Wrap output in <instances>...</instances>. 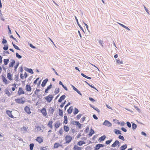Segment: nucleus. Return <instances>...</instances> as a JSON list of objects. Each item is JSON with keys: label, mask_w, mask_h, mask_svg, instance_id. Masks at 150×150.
Returning <instances> with one entry per match:
<instances>
[{"label": "nucleus", "mask_w": 150, "mask_h": 150, "mask_svg": "<svg viewBox=\"0 0 150 150\" xmlns=\"http://www.w3.org/2000/svg\"><path fill=\"white\" fill-rule=\"evenodd\" d=\"M16 102L19 104H23L25 102V99L23 97H21L20 98H17L15 99Z\"/></svg>", "instance_id": "nucleus-1"}, {"label": "nucleus", "mask_w": 150, "mask_h": 150, "mask_svg": "<svg viewBox=\"0 0 150 150\" xmlns=\"http://www.w3.org/2000/svg\"><path fill=\"white\" fill-rule=\"evenodd\" d=\"M53 96L52 95H49L45 97V99L48 103H50L53 99Z\"/></svg>", "instance_id": "nucleus-2"}, {"label": "nucleus", "mask_w": 150, "mask_h": 150, "mask_svg": "<svg viewBox=\"0 0 150 150\" xmlns=\"http://www.w3.org/2000/svg\"><path fill=\"white\" fill-rule=\"evenodd\" d=\"M72 139V138L69 135H67L65 137L66 143L68 144L70 142Z\"/></svg>", "instance_id": "nucleus-3"}, {"label": "nucleus", "mask_w": 150, "mask_h": 150, "mask_svg": "<svg viewBox=\"0 0 150 150\" xmlns=\"http://www.w3.org/2000/svg\"><path fill=\"white\" fill-rule=\"evenodd\" d=\"M103 125L108 127H111L112 125L111 123L107 120H105L103 123Z\"/></svg>", "instance_id": "nucleus-4"}, {"label": "nucleus", "mask_w": 150, "mask_h": 150, "mask_svg": "<svg viewBox=\"0 0 150 150\" xmlns=\"http://www.w3.org/2000/svg\"><path fill=\"white\" fill-rule=\"evenodd\" d=\"M117 145H118V146L120 145V143L118 140H116L111 145V146L113 147H115Z\"/></svg>", "instance_id": "nucleus-5"}, {"label": "nucleus", "mask_w": 150, "mask_h": 150, "mask_svg": "<svg viewBox=\"0 0 150 150\" xmlns=\"http://www.w3.org/2000/svg\"><path fill=\"white\" fill-rule=\"evenodd\" d=\"M24 110L28 114H30L31 113L30 108L27 106H26L25 107Z\"/></svg>", "instance_id": "nucleus-6"}, {"label": "nucleus", "mask_w": 150, "mask_h": 150, "mask_svg": "<svg viewBox=\"0 0 150 150\" xmlns=\"http://www.w3.org/2000/svg\"><path fill=\"white\" fill-rule=\"evenodd\" d=\"M54 111V109L52 108V107H50L49 110V114L50 115H52Z\"/></svg>", "instance_id": "nucleus-7"}, {"label": "nucleus", "mask_w": 150, "mask_h": 150, "mask_svg": "<svg viewBox=\"0 0 150 150\" xmlns=\"http://www.w3.org/2000/svg\"><path fill=\"white\" fill-rule=\"evenodd\" d=\"M18 95L20 96L22 94H24L25 92L23 90L22 88L19 87V88L18 91Z\"/></svg>", "instance_id": "nucleus-8"}, {"label": "nucleus", "mask_w": 150, "mask_h": 150, "mask_svg": "<svg viewBox=\"0 0 150 150\" xmlns=\"http://www.w3.org/2000/svg\"><path fill=\"white\" fill-rule=\"evenodd\" d=\"M75 19H76V23H77V25H78L79 26V27L80 28V29L82 30L83 31V32H84V33H85L84 32V30L83 29V28H82V27H81V25H80V24H79V21H78V19L77 18V17L76 16H75Z\"/></svg>", "instance_id": "nucleus-9"}, {"label": "nucleus", "mask_w": 150, "mask_h": 150, "mask_svg": "<svg viewBox=\"0 0 150 150\" xmlns=\"http://www.w3.org/2000/svg\"><path fill=\"white\" fill-rule=\"evenodd\" d=\"M48 79L47 78H46L43 81L41 84V86L42 87H44L46 85L47 82L48 81Z\"/></svg>", "instance_id": "nucleus-10"}, {"label": "nucleus", "mask_w": 150, "mask_h": 150, "mask_svg": "<svg viewBox=\"0 0 150 150\" xmlns=\"http://www.w3.org/2000/svg\"><path fill=\"white\" fill-rule=\"evenodd\" d=\"M41 112L44 116H46L47 115L46 109L45 108H42L40 110Z\"/></svg>", "instance_id": "nucleus-11"}, {"label": "nucleus", "mask_w": 150, "mask_h": 150, "mask_svg": "<svg viewBox=\"0 0 150 150\" xmlns=\"http://www.w3.org/2000/svg\"><path fill=\"white\" fill-rule=\"evenodd\" d=\"M66 98V96L64 95L62 96L58 100V101L59 103H61L62 101L64 100Z\"/></svg>", "instance_id": "nucleus-12"}, {"label": "nucleus", "mask_w": 150, "mask_h": 150, "mask_svg": "<svg viewBox=\"0 0 150 150\" xmlns=\"http://www.w3.org/2000/svg\"><path fill=\"white\" fill-rule=\"evenodd\" d=\"M6 113L8 115V116L11 118H13V116L12 115L11 112L9 110H7L6 111Z\"/></svg>", "instance_id": "nucleus-13"}, {"label": "nucleus", "mask_w": 150, "mask_h": 150, "mask_svg": "<svg viewBox=\"0 0 150 150\" xmlns=\"http://www.w3.org/2000/svg\"><path fill=\"white\" fill-rule=\"evenodd\" d=\"M52 86L51 84H50V85L48 86L47 88L45 89V93H48V91L52 87Z\"/></svg>", "instance_id": "nucleus-14"}, {"label": "nucleus", "mask_w": 150, "mask_h": 150, "mask_svg": "<svg viewBox=\"0 0 150 150\" xmlns=\"http://www.w3.org/2000/svg\"><path fill=\"white\" fill-rule=\"evenodd\" d=\"M36 140L39 143H41L43 141V140L42 138H41L40 137H37L36 139Z\"/></svg>", "instance_id": "nucleus-15"}, {"label": "nucleus", "mask_w": 150, "mask_h": 150, "mask_svg": "<svg viewBox=\"0 0 150 150\" xmlns=\"http://www.w3.org/2000/svg\"><path fill=\"white\" fill-rule=\"evenodd\" d=\"M26 90L28 92L31 91V88L30 85L27 84L26 86Z\"/></svg>", "instance_id": "nucleus-16"}, {"label": "nucleus", "mask_w": 150, "mask_h": 150, "mask_svg": "<svg viewBox=\"0 0 150 150\" xmlns=\"http://www.w3.org/2000/svg\"><path fill=\"white\" fill-rule=\"evenodd\" d=\"M106 138V136L105 135H104L99 138L98 141L99 142H102Z\"/></svg>", "instance_id": "nucleus-17"}, {"label": "nucleus", "mask_w": 150, "mask_h": 150, "mask_svg": "<svg viewBox=\"0 0 150 150\" xmlns=\"http://www.w3.org/2000/svg\"><path fill=\"white\" fill-rule=\"evenodd\" d=\"M114 132L116 134H122L121 131L118 129H114Z\"/></svg>", "instance_id": "nucleus-18"}, {"label": "nucleus", "mask_w": 150, "mask_h": 150, "mask_svg": "<svg viewBox=\"0 0 150 150\" xmlns=\"http://www.w3.org/2000/svg\"><path fill=\"white\" fill-rule=\"evenodd\" d=\"M95 133L94 130L92 129L91 128L90 130L89 133L88 135L89 137H91L93 134Z\"/></svg>", "instance_id": "nucleus-19"}, {"label": "nucleus", "mask_w": 150, "mask_h": 150, "mask_svg": "<svg viewBox=\"0 0 150 150\" xmlns=\"http://www.w3.org/2000/svg\"><path fill=\"white\" fill-rule=\"evenodd\" d=\"M73 110V107L72 106H71L67 110V112L68 114H71Z\"/></svg>", "instance_id": "nucleus-20"}, {"label": "nucleus", "mask_w": 150, "mask_h": 150, "mask_svg": "<svg viewBox=\"0 0 150 150\" xmlns=\"http://www.w3.org/2000/svg\"><path fill=\"white\" fill-rule=\"evenodd\" d=\"M127 148V144H125L123 145L120 147V150H125Z\"/></svg>", "instance_id": "nucleus-21"}, {"label": "nucleus", "mask_w": 150, "mask_h": 150, "mask_svg": "<svg viewBox=\"0 0 150 150\" xmlns=\"http://www.w3.org/2000/svg\"><path fill=\"white\" fill-rule=\"evenodd\" d=\"M12 61V62H11L9 64L10 67H13L15 64V61L13 59Z\"/></svg>", "instance_id": "nucleus-22"}, {"label": "nucleus", "mask_w": 150, "mask_h": 150, "mask_svg": "<svg viewBox=\"0 0 150 150\" xmlns=\"http://www.w3.org/2000/svg\"><path fill=\"white\" fill-rule=\"evenodd\" d=\"M7 77L10 81H11L13 80L12 76L10 73H7Z\"/></svg>", "instance_id": "nucleus-23"}, {"label": "nucleus", "mask_w": 150, "mask_h": 150, "mask_svg": "<svg viewBox=\"0 0 150 150\" xmlns=\"http://www.w3.org/2000/svg\"><path fill=\"white\" fill-rule=\"evenodd\" d=\"M2 78L3 80V81L5 84H7L8 81L7 79L3 75H2Z\"/></svg>", "instance_id": "nucleus-24"}, {"label": "nucleus", "mask_w": 150, "mask_h": 150, "mask_svg": "<svg viewBox=\"0 0 150 150\" xmlns=\"http://www.w3.org/2000/svg\"><path fill=\"white\" fill-rule=\"evenodd\" d=\"M75 125L77 126L79 128L81 129V124L78 121H75Z\"/></svg>", "instance_id": "nucleus-25"}, {"label": "nucleus", "mask_w": 150, "mask_h": 150, "mask_svg": "<svg viewBox=\"0 0 150 150\" xmlns=\"http://www.w3.org/2000/svg\"><path fill=\"white\" fill-rule=\"evenodd\" d=\"M73 149L74 150H81V148L76 145H75Z\"/></svg>", "instance_id": "nucleus-26"}, {"label": "nucleus", "mask_w": 150, "mask_h": 150, "mask_svg": "<svg viewBox=\"0 0 150 150\" xmlns=\"http://www.w3.org/2000/svg\"><path fill=\"white\" fill-rule=\"evenodd\" d=\"M116 63L118 64H121L123 63V62L122 61H120V59H117L115 60Z\"/></svg>", "instance_id": "nucleus-27"}, {"label": "nucleus", "mask_w": 150, "mask_h": 150, "mask_svg": "<svg viewBox=\"0 0 150 150\" xmlns=\"http://www.w3.org/2000/svg\"><path fill=\"white\" fill-rule=\"evenodd\" d=\"M53 123V122L52 121H50L47 125L48 126L50 127V128L52 129V128L53 126L52 125V124Z\"/></svg>", "instance_id": "nucleus-28"}, {"label": "nucleus", "mask_w": 150, "mask_h": 150, "mask_svg": "<svg viewBox=\"0 0 150 150\" xmlns=\"http://www.w3.org/2000/svg\"><path fill=\"white\" fill-rule=\"evenodd\" d=\"M85 142L83 141H80L77 143V145L79 146H82L83 144H85Z\"/></svg>", "instance_id": "nucleus-29"}, {"label": "nucleus", "mask_w": 150, "mask_h": 150, "mask_svg": "<svg viewBox=\"0 0 150 150\" xmlns=\"http://www.w3.org/2000/svg\"><path fill=\"white\" fill-rule=\"evenodd\" d=\"M64 131L66 132H68L69 130V128L67 126L64 125Z\"/></svg>", "instance_id": "nucleus-30"}, {"label": "nucleus", "mask_w": 150, "mask_h": 150, "mask_svg": "<svg viewBox=\"0 0 150 150\" xmlns=\"http://www.w3.org/2000/svg\"><path fill=\"white\" fill-rule=\"evenodd\" d=\"M120 25H121V26H122V27H123V28L127 29V30H130V29L128 27H127L125 26V25H124L121 24V23H118Z\"/></svg>", "instance_id": "nucleus-31"}, {"label": "nucleus", "mask_w": 150, "mask_h": 150, "mask_svg": "<svg viewBox=\"0 0 150 150\" xmlns=\"http://www.w3.org/2000/svg\"><path fill=\"white\" fill-rule=\"evenodd\" d=\"M9 62V59H4V62L5 65H6L8 64Z\"/></svg>", "instance_id": "nucleus-32"}, {"label": "nucleus", "mask_w": 150, "mask_h": 150, "mask_svg": "<svg viewBox=\"0 0 150 150\" xmlns=\"http://www.w3.org/2000/svg\"><path fill=\"white\" fill-rule=\"evenodd\" d=\"M64 123L65 124H67L68 123V118L67 116L66 115L64 116Z\"/></svg>", "instance_id": "nucleus-33"}, {"label": "nucleus", "mask_w": 150, "mask_h": 150, "mask_svg": "<svg viewBox=\"0 0 150 150\" xmlns=\"http://www.w3.org/2000/svg\"><path fill=\"white\" fill-rule=\"evenodd\" d=\"M12 45L14 47L16 50H21V49L19 48V47L17 46V45H16L14 44L13 42H12Z\"/></svg>", "instance_id": "nucleus-34"}, {"label": "nucleus", "mask_w": 150, "mask_h": 150, "mask_svg": "<svg viewBox=\"0 0 150 150\" xmlns=\"http://www.w3.org/2000/svg\"><path fill=\"white\" fill-rule=\"evenodd\" d=\"M132 123V129L133 130L136 129L137 127V125L134 123H133L132 122H131Z\"/></svg>", "instance_id": "nucleus-35"}, {"label": "nucleus", "mask_w": 150, "mask_h": 150, "mask_svg": "<svg viewBox=\"0 0 150 150\" xmlns=\"http://www.w3.org/2000/svg\"><path fill=\"white\" fill-rule=\"evenodd\" d=\"M59 115L61 116H62L63 115V110H62L59 109Z\"/></svg>", "instance_id": "nucleus-36"}, {"label": "nucleus", "mask_w": 150, "mask_h": 150, "mask_svg": "<svg viewBox=\"0 0 150 150\" xmlns=\"http://www.w3.org/2000/svg\"><path fill=\"white\" fill-rule=\"evenodd\" d=\"M79 112V110L77 108H74V111L73 112V113L74 115L77 114Z\"/></svg>", "instance_id": "nucleus-37"}, {"label": "nucleus", "mask_w": 150, "mask_h": 150, "mask_svg": "<svg viewBox=\"0 0 150 150\" xmlns=\"http://www.w3.org/2000/svg\"><path fill=\"white\" fill-rule=\"evenodd\" d=\"M28 129V127H25L23 126V128H21L22 130H24V133L27 132V129Z\"/></svg>", "instance_id": "nucleus-38"}, {"label": "nucleus", "mask_w": 150, "mask_h": 150, "mask_svg": "<svg viewBox=\"0 0 150 150\" xmlns=\"http://www.w3.org/2000/svg\"><path fill=\"white\" fill-rule=\"evenodd\" d=\"M112 141V139L108 140L105 142V144H106L108 145L110 144Z\"/></svg>", "instance_id": "nucleus-39"}, {"label": "nucleus", "mask_w": 150, "mask_h": 150, "mask_svg": "<svg viewBox=\"0 0 150 150\" xmlns=\"http://www.w3.org/2000/svg\"><path fill=\"white\" fill-rule=\"evenodd\" d=\"M8 48V45H5L3 47V49L5 51H6Z\"/></svg>", "instance_id": "nucleus-40"}, {"label": "nucleus", "mask_w": 150, "mask_h": 150, "mask_svg": "<svg viewBox=\"0 0 150 150\" xmlns=\"http://www.w3.org/2000/svg\"><path fill=\"white\" fill-rule=\"evenodd\" d=\"M34 146V144L33 143H31L29 145L30 149V150H33Z\"/></svg>", "instance_id": "nucleus-41"}, {"label": "nucleus", "mask_w": 150, "mask_h": 150, "mask_svg": "<svg viewBox=\"0 0 150 150\" xmlns=\"http://www.w3.org/2000/svg\"><path fill=\"white\" fill-rule=\"evenodd\" d=\"M60 125V123H57L54 124V126L56 128H58Z\"/></svg>", "instance_id": "nucleus-42"}, {"label": "nucleus", "mask_w": 150, "mask_h": 150, "mask_svg": "<svg viewBox=\"0 0 150 150\" xmlns=\"http://www.w3.org/2000/svg\"><path fill=\"white\" fill-rule=\"evenodd\" d=\"M100 148V147L99 144H97L96 145L95 147L94 148V150H98Z\"/></svg>", "instance_id": "nucleus-43"}, {"label": "nucleus", "mask_w": 150, "mask_h": 150, "mask_svg": "<svg viewBox=\"0 0 150 150\" xmlns=\"http://www.w3.org/2000/svg\"><path fill=\"white\" fill-rule=\"evenodd\" d=\"M16 57L18 59H20L22 58V56L19 54L18 53L16 52Z\"/></svg>", "instance_id": "nucleus-44"}, {"label": "nucleus", "mask_w": 150, "mask_h": 150, "mask_svg": "<svg viewBox=\"0 0 150 150\" xmlns=\"http://www.w3.org/2000/svg\"><path fill=\"white\" fill-rule=\"evenodd\" d=\"M5 94H7L8 95V96L9 97L11 95V93L8 90H6Z\"/></svg>", "instance_id": "nucleus-45"}, {"label": "nucleus", "mask_w": 150, "mask_h": 150, "mask_svg": "<svg viewBox=\"0 0 150 150\" xmlns=\"http://www.w3.org/2000/svg\"><path fill=\"white\" fill-rule=\"evenodd\" d=\"M59 143H55L54 144V148H57L59 147Z\"/></svg>", "instance_id": "nucleus-46"}, {"label": "nucleus", "mask_w": 150, "mask_h": 150, "mask_svg": "<svg viewBox=\"0 0 150 150\" xmlns=\"http://www.w3.org/2000/svg\"><path fill=\"white\" fill-rule=\"evenodd\" d=\"M118 138L119 139H121L123 141H124L125 140L124 137L122 136L121 135H119L118 137Z\"/></svg>", "instance_id": "nucleus-47"}, {"label": "nucleus", "mask_w": 150, "mask_h": 150, "mask_svg": "<svg viewBox=\"0 0 150 150\" xmlns=\"http://www.w3.org/2000/svg\"><path fill=\"white\" fill-rule=\"evenodd\" d=\"M7 41L6 39H5L4 38H3L2 39V43L3 44H5L7 43Z\"/></svg>", "instance_id": "nucleus-48"}, {"label": "nucleus", "mask_w": 150, "mask_h": 150, "mask_svg": "<svg viewBox=\"0 0 150 150\" xmlns=\"http://www.w3.org/2000/svg\"><path fill=\"white\" fill-rule=\"evenodd\" d=\"M113 122L115 123H117L118 125H120V122L117 120L114 119L113 120Z\"/></svg>", "instance_id": "nucleus-49"}, {"label": "nucleus", "mask_w": 150, "mask_h": 150, "mask_svg": "<svg viewBox=\"0 0 150 150\" xmlns=\"http://www.w3.org/2000/svg\"><path fill=\"white\" fill-rule=\"evenodd\" d=\"M126 124L128 127L130 128L131 127V125L130 122H126Z\"/></svg>", "instance_id": "nucleus-50"}, {"label": "nucleus", "mask_w": 150, "mask_h": 150, "mask_svg": "<svg viewBox=\"0 0 150 150\" xmlns=\"http://www.w3.org/2000/svg\"><path fill=\"white\" fill-rule=\"evenodd\" d=\"M56 91H54V92L56 94H57L59 92V88H56L55 89Z\"/></svg>", "instance_id": "nucleus-51"}, {"label": "nucleus", "mask_w": 150, "mask_h": 150, "mask_svg": "<svg viewBox=\"0 0 150 150\" xmlns=\"http://www.w3.org/2000/svg\"><path fill=\"white\" fill-rule=\"evenodd\" d=\"M71 104V103L70 102H69L64 107V110H66V109L67 108V107L68 106H69V105H70Z\"/></svg>", "instance_id": "nucleus-52"}, {"label": "nucleus", "mask_w": 150, "mask_h": 150, "mask_svg": "<svg viewBox=\"0 0 150 150\" xmlns=\"http://www.w3.org/2000/svg\"><path fill=\"white\" fill-rule=\"evenodd\" d=\"M28 72L31 74H33L34 73V72L33 71V70L31 69H29Z\"/></svg>", "instance_id": "nucleus-53"}, {"label": "nucleus", "mask_w": 150, "mask_h": 150, "mask_svg": "<svg viewBox=\"0 0 150 150\" xmlns=\"http://www.w3.org/2000/svg\"><path fill=\"white\" fill-rule=\"evenodd\" d=\"M134 107L136 110L139 112H140V110L139 108L136 106H134Z\"/></svg>", "instance_id": "nucleus-54"}, {"label": "nucleus", "mask_w": 150, "mask_h": 150, "mask_svg": "<svg viewBox=\"0 0 150 150\" xmlns=\"http://www.w3.org/2000/svg\"><path fill=\"white\" fill-rule=\"evenodd\" d=\"M15 80L16 81H18V75H15V77L14 78Z\"/></svg>", "instance_id": "nucleus-55"}, {"label": "nucleus", "mask_w": 150, "mask_h": 150, "mask_svg": "<svg viewBox=\"0 0 150 150\" xmlns=\"http://www.w3.org/2000/svg\"><path fill=\"white\" fill-rule=\"evenodd\" d=\"M121 129L122 130V131L125 132H126L127 131V129L124 127H121Z\"/></svg>", "instance_id": "nucleus-56"}, {"label": "nucleus", "mask_w": 150, "mask_h": 150, "mask_svg": "<svg viewBox=\"0 0 150 150\" xmlns=\"http://www.w3.org/2000/svg\"><path fill=\"white\" fill-rule=\"evenodd\" d=\"M47 147H41L40 148V150H47Z\"/></svg>", "instance_id": "nucleus-57"}, {"label": "nucleus", "mask_w": 150, "mask_h": 150, "mask_svg": "<svg viewBox=\"0 0 150 150\" xmlns=\"http://www.w3.org/2000/svg\"><path fill=\"white\" fill-rule=\"evenodd\" d=\"M101 45L102 47H103V42L102 40H99L98 42Z\"/></svg>", "instance_id": "nucleus-58"}, {"label": "nucleus", "mask_w": 150, "mask_h": 150, "mask_svg": "<svg viewBox=\"0 0 150 150\" xmlns=\"http://www.w3.org/2000/svg\"><path fill=\"white\" fill-rule=\"evenodd\" d=\"M93 117L95 120H97L98 119V117L96 116L95 114H93L92 116Z\"/></svg>", "instance_id": "nucleus-59"}, {"label": "nucleus", "mask_w": 150, "mask_h": 150, "mask_svg": "<svg viewBox=\"0 0 150 150\" xmlns=\"http://www.w3.org/2000/svg\"><path fill=\"white\" fill-rule=\"evenodd\" d=\"M89 100L91 101H92L93 102H95L96 101V100H94L93 98H92L91 97H89Z\"/></svg>", "instance_id": "nucleus-60"}, {"label": "nucleus", "mask_w": 150, "mask_h": 150, "mask_svg": "<svg viewBox=\"0 0 150 150\" xmlns=\"http://www.w3.org/2000/svg\"><path fill=\"white\" fill-rule=\"evenodd\" d=\"M94 108V109H93L96 111L98 113H99L100 112V110L98 109V108L95 107Z\"/></svg>", "instance_id": "nucleus-61"}, {"label": "nucleus", "mask_w": 150, "mask_h": 150, "mask_svg": "<svg viewBox=\"0 0 150 150\" xmlns=\"http://www.w3.org/2000/svg\"><path fill=\"white\" fill-rule=\"evenodd\" d=\"M82 115V114H79V115H77L76 116L77 118L78 119H79L80 118V117H81V116Z\"/></svg>", "instance_id": "nucleus-62"}, {"label": "nucleus", "mask_w": 150, "mask_h": 150, "mask_svg": "<svg viewBox=\"0 0 150 150\" xmlns=\"http://www.w3.org/2000/svg\"><path fill=\"white\" fill-rule=\"evenodd\" d=\"M85 119H86L85 117H83L81 119V122H83L85 120Z\"/></svg>", "instance_id": "nucleus-63"}, {"label": "nucleus", "mask_w": 150, "mask_h": 150, "mask_svg": "<svg viewBox=\"0 0 150 150\" xmlns=\"http://www.w3.org/2000/svg\"><path fill=\"white\" fill-rule=\"evenodd\" d=\"M141 134L142 135L144 136L145 137H146V134L144 132L142 131L141 132Z\"/></svg>", "instance_id": "nucleus-64"}]
</instances>
